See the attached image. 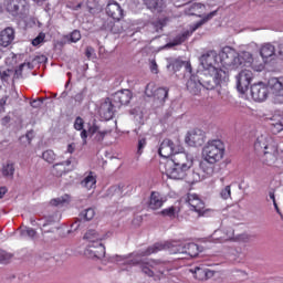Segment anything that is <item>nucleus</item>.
<instances>
[{
    "instance_id": "aec40b11",
    "label": "nucleus",
    "mask_w": 283,
    "mask_h": 283,
    "mask_svg": "<svg viewBox=\"0 0 283 283\" xmlns=\"http://www.w3.org/2000/svg\"><path fill=\"white\" fill-rule=\"evenodd\" d=\"M7 11L12 17H21L25 12V0H10L7 4Z\"/></svg>"
},
{
    "instance_id": "2eb2a0df",
    "label": "nucleus",
    "mask_w": 283,
    "mask_h": 283,
    "mask_svg": "<svg viewBox=\"0 0 283 283\" xmlns=\"http://www.w3.org/2000/svg\"><path fill=\"white\" fill-rule=\"evenodd\" d=\"M132 97H133L132 91L120 90V91L115 92L111 96V101H113L115 107L120 109V107H123V105H129Z\"/></svg>"
},
{
    "instance_id": "412c9836",
    "label": "nucleus",
    "mask_w": 283,
    "mask_h": 283,
    "mask_svg": "<svg viewBox=\"0 0 283 283\" xmlns=\"http://www.w3.org/2000/svg\"><path fill=\"white\" fill-rule=\"evenodd\" d=\"M88 134L94 136L93 139L95 143H103V140H105V136H109V134H112V129L101 128V126L93 124L88 128Z\"/></svg>"
},
{
    "instance_id": "cd10ccee",
    "label": "nucleus",
    "mask_w": 283,
    "mask_h": 283,
    "mask_svg": "<svg viewBox=\"0 0 283 283\" xmlns=\"http://www.w3.org/2000/svg\"><path fill=\"white\" fill-rule=\"evenodd\" d=\"M106 12L108 17H112V19H115L116 21H120L123 18V8H120V4L117 2L108 3L106 7Z\"/></svg>"
},
{
    "instance_id": "b1692460",
    "label": "nucleus",
    "mask_w": 283,
    "mask_h": 283,
    "mask_svg": "<svg viewBox=\"0 0 283 283\" xmlns=\"http://www.w3.org/2000/svg\"><path fill=\"white\" fill-rule=\"evenodd\" d=\"M193 273L196 280L200 282H205L207 280H211L213 275H216V271H211L205 266H196L195 269L190 270Z\"/></svg>"
},
{
    "instance_id": "bb28decb",
    "label": "nucleus",
    "mask_w": 283,
    "mask_h": 283,
    "mask_svg": "<svg viewBox=\"0 0 283 283\" xmlns=\"http://www.w3.org/2000/svg\"><path fill=\"white\" fill-rule=\"evenodd\" d=\"M224 237L223 240L227 241H232V242H249V237L248 234H239L234 237V230L233 228H227L223 230Z\"/></svg>"
},
{
    "instance_id": "338daca9",
    "label": "nucleus",
    "mask_w": 283,
    "mask_h": 283,
    "mask_svg": "<svg viewBox=\"0 0 283 283\" xmlns=\"http://www.w3.org/2000/svg\"><path fill=\"white\" fill-rule=\"evenodd\" d=\"M279 59L283 61V44H279L277 54Z\"/></svg>"
},
{
    "instance_id": "37998d69",
    "label": "nucleus",
    "mask_w": 283,
    "mask_h": 283,
    "mask_svg": "<svg viewBox=\"0 0 283 283\" xmlns=\"http://www.w3.org/2000/svg\"><path fill=\"white\" fill-rule=\"evenodd\" d=\"M185 180L191 185H193V182H200V174L196 172V170H190Z\"/></svg>"
},
{
    "instance_id": "4d7b16f0",
    "label": "nucleus",
    "mask_w": 283,
    "mask_h": 283,
    "mask_svg": "<svg viewBox=\"0 0 283 283\" xmlns=\"http://www.w3.org/2000/svg\"><path fill=\"white\" fill-rule=\"evenodd\" d=\"M75 103H83L84 98H85V90L81 91L80 93H77L74 97Z\"/></svg>"
},
{
    "instance_id": "39448f33",
    "label": "nucleus",
    "mask_w": 283,
    "mask_h": 283,
    "mask_svg": "<svg viewBox=\"0 0 283 283\" xmlns=\"http://www.w3.org/2000/svg\"><path fill=\"white\" fill-rule=\"evenodd\" d=\"M205 90H216L221 83H228L229 72L222 69H207L197 72Z\"/></svg>"
},
{
    "instance_id": "c9c22d12",
    "label": "nucleus",
    "mask_w": 283,
    "mask_h": 283,
    "mask_svg": "<svg viewBox=\"0 0 283 283\" xmlns=\"http://www.w3.org/2000/svg\"><path fill=\"white\" fill-rule=\"evenodd\" d=\"M198 253H200L198 244H196V243H186L185 255H189V258H198Z\"/></svg>"
},
{
    "instance_id": "6ab92c4d",
    "label": "nucleus",
    "mask_w": 283,
    "mask_h": 283,
    "mask_svg": "<svg viewBox=\"0 0 283 283\" xmlns=\"http://www.w3.org/2000/svg\"><path fill=\"white\" fill-rule=\"evenodd\" d=\"M85 255L92 258L93 260H103V258H105V245H103L101 241L91 243L85 250Z\"/></svg>"
},
{
    "instance_id": "680f3d73",
    "label": "nucleus",
    "mask_w": 283,
    "mask_h": 283,
    "mask_svg": "<svg viewBox=\"0 0 283 283\" xmlns=\"http://www.w3.org/2000/svg\"><path fill=\"white\" fill-rule=\"evenodd\" d=\"M45 61H48L45 55H38L32 60V63H45Z\"/></svg>"
},
{
    "instance_id": "603ef678",
    "label": "nucleus",
    "mask_w": 283,
    "mask_h": 283,
    "mask_svg": "<svg viewBox=\"0 0 283 283\" xmlns=\"http://www.w3.org/2000/svg\"><path fill=\"white\" fill-rule=\"evenodd\" d=\"M70 41L72 43H77V41H81V31L74 30L70 35Z\"/></svg>"
},
{
    "instance_id": "4468645a",
    "label": "nucleus",
    "mask_w": 283,
    "mask_h": 283,
    "mask_svg": "<svg viewBox=\"0 0 283 283\" xmlns=\"http://www.w3.org/2000/svg\"><path fill=\"white\" fill-rule=\"evenodd\" d=\"M186 202H188L190 211H196L198 216H207L210 211L209 209H205V201H202L198 195L189 193Z\"/></svg>"
},
{
    "instance_id": "72a5a7b5",
    "label": "nucleus",
    "mask_w": 283,
    "mask_h": 283,
    "mask_svg": "<svg viewBox=\"0 0 283 283\" xmlns=\"http://www.w3.org/2000/svg\"><path fill=\"white\" fill-rule=\"evenodd\" d=\"M189 36V33L185 32L181 34H178L174 41L166 44V48H176V45H182L185 41H187V38Z\"/></svg>"
},
{
    "instance_id": "0eeeda50",
    "label": "nucleus",
    "mask_w": 283,
    "mask_h": 283,
    "mask_svg": "<svg viewBox=\"0 0 283 283\" xmlns=\"http://www.w3.org/2000/svg\"><path fill=\"white\" fill-rule=\"evenodd\" d=\"M187 243L180 241H172L166 244L155 243L151 247H148L144 252H139L138 255H151L153 253H158V251H165L169 249L170 253H179L185 255Z\"/></svg>"
},
{
    "instance_id": "5fc2aeb1",
    "label": "nucleus",
    "mask_w": 283,
    "mask_h": 283,
    "mask_svg": "<svg viewBox=\"0 0 283 283\" xmlns=\"http://www.w3.org/2000/svg\"><path fill=\"white\" fill-rule=\"evenodd\" d=\"M129 114L135 118H143V109L140 107H135L129 111Z\"/></svg>"
},
{
    "instance_id": "7ed1b4c3",
    "label": "nucleus",
    "mask_w": 283,
    "mask_h": 283,
    "mask_svg": "<svg viewBox=\"0 0 283 283\" xmlns=\"http://www.w3.org/2000/svg\"><path fill=\"white\" fill-rule=\"evenodd\" d=\"M166 175L172 180H185L193 167V157L187 153L175 155L165 165Z\"/></svg>"
},
{
    "instance_id": "f257e3e1",
    "label": "nucleus",
    "mask_w": 283,
    "mask_h": 283,
    "mask_svg": "<svg viewBox=\"0 0 283 283\" xmlns=\"http://www.w3.org/2000/svg\"><path fill=\"white\" fill-rule=\"evenodd\" d=\"M220 61L227 70H242V67H251L254 72H262L263 64L255 65L253 63V54L251 52L238 53L233 48L224 46L220 53Z\"/></svg>"
},
{
    "instance_id": "bf43d9fd",
    "label": "nucleus",
    "mask_w": 283,
    "mask_h": 283,
    "mask_svg": "<svg viewBox=\"0 0 283 283\" xmlns=\"http://www.w3.org/2000/svg\"><path fill=\"white\" fill-rule=\"evenodd\" d=\"M6 103H8V96H4L0 99V114L6 112Z\"/></svg>"
},
{
    "instance_id": "6e6552de",
    "label": "nucleus",
    "mask_w": 283,
    "mask_h": 283,
    "mask_svg": "<svg viewBox=\"0 0 283 283\" xmlns=\"http://www.w3.org/2000/svg\"><path fill=\"white\" fill-rule=\"evenodd\" d=\"M198 10H205V4H202L200 2H196V3L191 4L189 8V12L192 17H199V19H201L200 21L196 22L192 25L193 32H196V30H198V28H202V25H205V23H209V21H211V19H213V17H218V10H214L206 15L198 14L197 13Z\"/></svg>"
},
{
    "instance_id": "2f4dec72",
    "label": "nucleus",
    "mask_w": 283,
    "mask_h": 283,
    "mask_svg": "<svg viewBox=\"0 0 283 283\" xmlns=\"http://www.w3.org/2000/svg\"><path fill=\"white\" fill-rule=\"evenodd\" d=\"M167 70L169 72H172L174 74H176V72L180 71V67H182V65H185V62L178 60V59H174V57H168L167 59Z\"/></svg>"
},
{
    "instance_id": "e2e57ef3",
    "label": "nucleus",
    "mask_w": 283,
    "mask_h": 283,
    "mask_svg": "<svg viewBox=\"0 0 283 283\" xmlns=\"http://www.w3.org/2000/svg\"><path fill=\"white\" fill-rule=\"evenodd\" d=\"M30 105L34 109H39V107H41V105H43V101L33 99L32 102H30Z\"/></svg>"
},
{
    "instance_id": "4c0bfd02",
    "label": "nucleus",
    "mask_w": 283,
    "mask_h": 283,
    "mask_svg": "<svg viewBox=\"0 0 283 283\" xmlns=\"http://www.w3.org/2000/svg\"><path fill=\"white\" fill-rule=\"evenodd\" d=\"M82 187H85V189H94L96 187V178L94 176L88 175L84 180L81 182Z\"/></svg>"
},
{
    "instance_id": "9b49d317",
    "label": "nucleus",
    "mask_w": 283,
    "mask_h": 283,
    "mask_svg": "<svg viewBox=\"0 0 283 283\" xmlns=\"http://www.w3.org/2000/svg\"><path fill=\"white\" fill-rule=\"evenodd\" d=\"M268 87L274 96V103L282 105L283 103V77H272L268 82Z\"/></svg>"
},
{
    "instance_id": "c756f323",
    "label": "nucleus",
    "mask_w": 283,
    "mask_h": 283,
    "mask_svg": "<svg viewBox=\"0 0 283 283\" xmlns=\"http://www.w3.org/2000/svg\"><path fill=\"white\" fill-rule=\"evenodd\" d=\"M84 240H87L90 244H96V242H102L105 240V235L99 234L96 230H87L84 234Z\"/></svg>"
},
{
    "instance_id": "393cba45",
    "label": "nucleus",
    "mask_w": 283,
    "mask_h": 283,
    "mask_svg": "<svg viewBox=\"0 0 283 283\" xmlns=\"http://www.w3.org/2000/svg\"><path fill=\"white\" fill-rule=\"evenodd\" d=\"M277 156H279V150L277 146H270V149L264 150L263 153V163L264 165H275L277 163Z\"/></svg>"
},
{
    "instance_id": "a211bd4d",
    "label": "nucleus",
    "mask_w": 283,
    "mask_h": 283,
    "mask_svg": "<svg viewBox=\"0 0 283 283\" xmlns=\"http://www.w3.org/2000/svg\"><path fill=\"white\" fill-rule=\"evenodd\" d=\"M251 96L253 101L262 103L269 96V86L260 82L251 86Z\"/></svg>"
},
{
    "instance_id": "6e6d98bb",
    "label": "nucleus",
    "mask_w": 283,
    "mask_h": 283,
    "mask_svg": "<svg viewBox=\"0 0 283 283\" xmlns=\"http://www.w3.org/2000/svg\"><path fill=\"white\" fill-rule=\"evenodd\" d=\"M84 120H83V118H81V117H76L75 118V122H74V128L77 130V132H81V130H83V125H84Z\"/></svg>"
},
{
    "instance_id": "f8f14e48",
    "label": "nucleus",
    "mask_w": 283,
    "mask_h": 283,
    "mask_svg": "<svg viewBox=\"0 0 283 283\" xmlns=\"http://www.w3.org/2000/svg\"><path fill=\"white\" fill-rule=\"evenodd\" d=\"M253 81V72L250 70H243L237 75V90L241 94H245Z\"/></svg>"
},
{
    "instance_id": "f3484780",
    "label": "nucleus",
    "mask_w": 283,
    "mask_h": 283,
    "mask_svg": "<svg viewBox=\"0 0 283 283\" xmlns=\"http://www.w3.org/2000/svg\"><path fill=\"white\" fill-rule=\"evenodd\" d=\"M199 61L203 70H220V67L216 66L218 65V53L216 51H209L202 54Z\"/></svg>"
},
{
    "instance_id": "58836bf2",
    "label": "nucleus",
    "mask_w": 283,
    "mask_h": 283,
    "mask_svg": "<svg viewBox=\"0 0 283 283\" xmlns=\"http://www.w3.org/2000/svg\"><path fill=\"white\" fill-rule=\"evenodd\" d=\"M94 216H96V211H94V208H87L80 213V218L82 220H86L87 222H90V220H93Z\"/></svg>"
},
{
    "instance_id": "0e129e2a",
    "label": "nucleus",
    "mask_w": 283,
    "mask_h": 283,
    "mask_svg": "<svg viewBox=\"0 0 283 283\" xmlns=\"http://www.w3.org/2000/svg\"><path fill=\"white\" fill-rule=\"evenodd\" d=\"M92 54H94V48L92 46H87L86 51H85V56H87L88 59L92 57Z\"/></svg>"
},
{
    "instance_id": "49530a36",
    "label": "nucleus",
    "mask_w": 283,
    "mask_h": 283,
    "mask_svg": "<svg viewBox=\"0 0 283 283\" xmlns=\"http://www.w3.org/2000/svg\"><path fill=\"white\" fill-rule=\"evenodd\" d=\"M159 214L163 216L164 218H176V208L175 207L166 208L161 210Z\"/></svg>"
},
{
    "instance_id": "a18cd8bd",
    "label": "nucleus",
    "mask_w": 283,
    "mask_h": 283,
    "mask_svg": "<svg viewBox=\"0 0 283 283\" xmlns=\"http://www.w3.org/2000/svg\"><path fill=\"white\" fill-rule=\"evenodd\" d=\"M42 158L46 163L52 164L54 160H56V154H54V150H46L42 154Z\"/></svg>"
},
{
    "instance_id": "3c124183",
    "label": "nucleus",
    "mask_w": 283,
    "mask_h": 283,
    "mask_svg": "<svg viewBox=\"0 0 283 283\" xmlns=\"http://www.w3.org/2000/svg\"><path fill=\"white\" fill-rule=\"evenodd\" d=\"M55 222H56V214L45 216L43 227H50V224H54Z\"/></svg>"
},
{
    "instance_id": "ea45409f",
    "label": "nucleus",
    "mask_w": 283,
    "mask_h": 283,
    "mask_svg": "<svg viewBox=\"0 0 283 283\" xmlns=\"http://www.w3.org/2000/svg\"><path fill=\"white\" fill-rule=\"evenodd\" d=\"M106 196H108V198H114V196L120 198L123 196V188H120V186H112L108 188Z\"/></svg>"
},
{
    "instance_id": "864d4df0",
    "label": "nucleus",
    "mask_w": 283,
    "mask_h": 283,
    "mask_svg": "<svg viewBox=\"0 0 283 283\" xmlns=\"http://www.w3.org/2000/svg\"><path fill=\"white\" fill-rule=\"evenodd\" d=\"M43 41H45V33H40L36 38L32 40V45L34 46L41 45Z\"/></svg>"
},
{
    "instance_id": "7c9ffc66",
    "label": "nucleus",
    "mask_w": 283,
    "mask_h": 283,
    "mask_svg": "<svg viewBox=\"0 0 283 283\" xmlns=\"http://www.w3.org/2000/svg\"><path fill=\"white\" fill-rule=\"evenodd\" d=\"M143 1L145 6L148 8V10H151V12H163V8H165L163 0H143Z\"/></svg>"
},
{
    "instance_id": "dca6fc26",
    "label": "nucleus",
    "mask_w": 283,
    "mask_h": 283,
    "mask_svg": "<svg viewBox=\"0 0 283 283\" xmlns=\"http://www.w3.org/2000/svg\"><path fill=\"white\" fill-rule=\"evenodd\" d=\"M116 105L112 98H106L99 106L98 114L103 120H112L116 112Z\"/></svg>"
},
{
    "instance_id": "13d9d810",
    "label": "nucleus",
    "mask_w": 283,
    "mask_h": 283,
    "mask_svg": "<svg viewBox=\"0 0 283 283\" xmlns=\"http://www.w3.org/2000/svg\"><path fill=\"white\" fill-rule=\"evenodd\" d=\"M23 67H25V63L20 64L19 67L15 69L14 78H21V76H23Z\"/></svg>"
},
{
    "instance_id": "69168bd1",
    "label": "nucleus",
    "mask_w": 283,
    "mask_h": 283,
    "mask_svg": "<svg viewBox=\"0 0 283 283\" xmlns=\"http://www.w3.org/2000/svg\"><path fill=\"white\" fill-rule=\"evenodd\" d=\"M81 138H82L84 145H87V132L85 129H82Z\"/></svg>"
},
{
    "instance_id": "1a4fd4ad",
    "label": "nucleus",
    "mask_w": 283,
    "mask_h": 283,
    "mask_svg": "<svg viewBox=\"0 0 283 283\" xmlns=\"http://www.w3.org/2000/svg\"><path fill=\"white\" fill-rule=\"evenodd\" d=\"M145 94L148 98H151L153 96L155 107H163V105H165V101H167L169 96V90L159 87L154 92V84L149 83L146 85Z\"/></svg>"
},
{
    "instance_id": "e433bc0d",
    "label": "nucleus",
    "mask_w": 283,
    "mask_h": 283,
    "mask_svg": "<svg viewBox=\"0 0 283 283\" xmlns=\"http://www.w3.org/2000/svg\"><path fill=\"white\" fill-rule=\"evenodd\" d=\"M167 25V19H160L150 22L149 28L153 32H163V29Z\"/></svg>"
},
{
    "instance_id": "c03bdc74",
    "label": "nucleus",
    "mask_w": 283,
    "mask_h": 283,
    "mask_svg": "<svg viewBox=\"0 0 283 283\" xmlns=\"http://www.w3.org/2000/svg\"><path fill=\"white\" fill-rule=\"evenodd\" d=\"M20 235L21 238H31L32 240L36 235V230L33 228H24L20 231Z\"/></svg>"
},
{
    "instance_id": "c85d7f7f",
    "label": "nucleus",
    "mask_w": 283,
    "mask_h": 283,
    "mask_svg": "<svg viewBox=\"0 0 283 283\" xmlns=\"http://www.w3.org/2000/svg\"><path fill=\"white\" fill-rule=\"evenodd\" d=\"M165 205V201L163 200V197L159 192H151L148 207L156 211L157 209H160Z\"/></svg>"
},
{
    "instance_id": "a878e982",
    "label": "nucleus",
    "mask_w": 283,
    "mask_h": 283,
    "mask_svg": "<svg viewBox=\"0 0 283 283\" xmlns=\"http://www.w3.org/2000/svg\"><path fill=\"white\" fill-rule=\"evenodd\" d=\"M14 41V29L8 27L0 32V45L2 48H8Z\"/></svg>"
},
{
    "instance_id": "ddd939ff",
    "label": "nucleus",
    "mask_w": 283,
    "mask_h": 283,
    "mask_svg": "<svg viewBox=\"0 0 283 283\" xmlns=\"http://www.w3.org/2000/svg\"><path fill=\"white\" fill-rule=\"evenodd\" d=\"M205 133L200 128H196L191 132H188L185 143L189 147H202L205 145Z\"/></svg>"
},
{
    "instance_id": "f03ea898",
    "label": "nucleus",
    "mask_w": 283,
    "mask_h": 283,
    "mask_svg": "<svg viewBox=\"0 0 283 283\" xmlns=\"http://www.w3.org/2000/svg\"><path fill=\"white\" fill-rule=\"evenodd\" d=\"M220 61L227 70H242V67H251L254 72H262L263 64L255 65L253 63V54L251 52L238 53L233 48L224 46L220 53Z\"/></svg>"
},
{
    "instance_id": "de8ad7c7",
    "label": "nucleus",
    "mask_w": 283,
    "mask_h": 283,
    "mask_svg": "<svg viewBox=\"0 0 283 283\" xmlns=\"http://www.w3.org/2000/svg\"><path fill=\"white\" fill-rule=\"evenodd\" d=\"M12 260V254L0 250V264H9Z\"/></svg>"
},
{
    "instance_id": "a19ab883",
    "label": "nucleus",
    "mask_w": 283,
    "mask_h": 283,
    "mask_svg": "<svg viewBox=\"0 0 283 283\" xmlns=\"http://www.w3.org/2000/svg\"><path fill=\"white\" fill-rule=\"evenodd\" d=\"M4 178H14V164H7L2 167Z\"/></svg>"
},
{
    "instance_id": "774afa93",
    "label": "nucleus",
    "mask_w": 283,
    "mask_h": 283,
    "mask_svg": "<svg viewBox=\"0 0 283 283\" xmlns=\"http://www.w3.org/2000/svg\"><path fill=\"white\" fill-rule=\"evenodd\" d=\"M76 149V144H69L67 145V154H72Z\"/></svg>"
},
{
    "instance_id": "473e14b6",
    "label": "nucleus",
    "mask_w": 283,
    "mask_h": 283,
    "mask_svg": "<svg viewBox=\"0 0 283 283\" xmlns=\"http://www.w3.org/2000/svg\"><path fill=\"white\" fill-rule=\"evenodd\" d=\"M260 54L262 59H271V56H275V46L271 43H265L262 45L260 50Z\"/></svg>"
},
{
    "instance_id": "09e8293b",
    "label": "nucleus",
    "mask_w": 283,
    "mask_h": 283,
    "mask_svg": "<svg viewBox=\"0 0 283 283\" xmlns=\"http://www.w3.org/2000/svg\"><path fill=\"white\" fill-rule=\"evenodd\" d=\"M147 146V138L139 136L138 144H137V154L140 156L143 154V149Z\"/></svg>"
},
{
    "instance_id": "8fccbe9b",
    "label": "nucleus",
    "mask_w": 283,
    "mask_h": 283,
    "mask_svg": "<svg viewBox=\"0 0 283 283\" xmlns=\"http://www.w3.org/2000/svg\"><path fill=\"white\" fill-rule=\"evenodd\" d=\"M220 198H222V200H229V198H231V186H226L221 189Z\"/></svg>"
},
{
    "instance_id": "5701e85b",
    "label": "nucleus",
    "mask_w": 283,
    "mask_h": 283,
    "mask_svg": "<svg viewBox=\"0 0 283 283\" xmlns=\"http://www.w3.org/2000/svg\"><path fill=\"white\" fill-rule=\"evenodd\" d=\"M275 144L271 138L262 135L256 138L254 143V149L258 151V154H264V151L269 150L271 147H274Z\"/></svg>"
},
{
    "instance_id": "423d86ee",
    "label": "nucleus",
    "mask_w": 283,
    "mask_h": 283,
    "mask_svg": "<svg viewBox=\"0 0 283 283\" xmlns=\"http://www.w3.org/2000/svg\"><path fill=\"white\" fill-rule=\"evenodd\" d=\"M202 156L209 165H216L220 163L221 158H224V143L220 139H213L208 142V144L202 149Z\"/></svg>"
},
{
    "instance_id": "f704fd0d",
    "label": "nucleus",
    "mask_w": 283,
    "mask_h": 283,
    "mask_svg": "<svg viewBox=\"0 0 283 283\" xmlns=\"http://www.w3.org/2000/svg\"><path fill=\"white\" fill-rule=\"evenodd\" d=\"M272 132L277 134L283 129V116H274L271 123Z\"/></svg>"
},
{
    "instance_id": "052dcab7",
    "label": "nucleus",
    "mask_w": 283,
    "mask_h": 283,
    "mask_svg": "<svg viewBox=\"0 0 283 283\" xmlns=\"http://www.w3.org/2000/svg\"><path fill=\"white\" fill-rule=\"evenodd\" d=\"M150 71L153 74H158V64L156 63V60H150Z\"/></svg>"
},
{
    "instance_id": "9d476101",
    "label": "nucleus",
    "mask_w": 283,
    "mask_h": 283,
    "mask_svg": "<svg viewBox=\"0 0 283 283\" xmlns=\"http://www.w3.org/2000/svg\"><path fill=\"white\" fill-rule=\"evenodd\" d=\"M158 154L161 158H169L171 156L174 158L177 154H185V151H182V147L176 146L171 139H164L158 149Z\"/></svg>"
},
{
    "instance_id": "4be33fe9",
    "label": "nucleus",
    "mask_w": 283,
    "mask_h": 283,
    "mask_svg": "<svg viewBox=\"0 0 283 283\" xmlns=\"http://www.w3.org/2000/svg\"><path fill=\"white\" fill-rule=\"evenodd\" d=\"M186 87L192 96H198L200 92H202V82H200V77H198V73L196 75H191L188 80Z\"/></svg>"
},
{
    "instance_id": "20e7f679",
    "label": "nucleus",
    "mask_w": 283,
    "mask_h": 283,
    "mask_svg": "<svg viewBox=\"0 0 283 283\" xmlns=\"http://www.w3.org/2000/svg\"><path fill=\"white\" fill-rule=\"evenodd\" d=\"M142 251H138L136 253L128 254L126 256L115 255L113 256L116 262H124V264H130L132 266H139L142 272L147 275L148 277H154L155 282H158L160 280V276L154 274V266L160 264V261H151V262H145L140 260L139 258H146L147 255H139Z\"/></svg>"
},
{
    "instance_id": "79ce46f5",
    "label": "nucleus",
    "mask_w": 283,
    "mask_h": 283,
    "mask_svg": "<svg viewBox=\"0 0 283 283\" xmlns=\"http://www.w3.org/2000/svg\"><path fill=\"white\" fill-rule=\"evenodd\" d=\"M65 202H70V195H63L62 197H57L51 200L52 207H61L65 205Z\"/></svg>"
}]
</instances>
